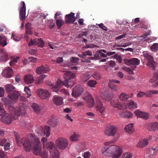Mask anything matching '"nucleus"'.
Returning a JSON list of instances; mask_svg holds the SVG:
<instances>
[{
    "mask_svg": "<svg viewBox=\"0 0 158 158\" xmlns=\"http://www.w3.org/2000/svg\"><path fill=\"white\" fill-rule=\"evenodd\" d=\"M22 144L27 152L33 148V153L35 155L39 154L41 150V143L38 137L33 134H29L26 137L21 139Z\"/></svg>",
    "mask_w": 158,
    "mask_h": 158,
    "instance_id": "1",
    "label": "nucleus"
},
{
    "mask_svg": "<svg viewBox=\"0 0 158 158\" xmlns=\"http://www.w3.org/2000/svg\"><path fill=\"white\" fill-rule=\"evenodd\" d=\"M75 76V75L73 73L67 71L64 73V80L63 82L60 80H58L55 85L54 84H51L49 85V86H50V88L55 92H58L62 85L67 88L70 87L71 88L72 85L69 83H70V82L72 81L71 80L73 79Z\"/></svg>",
    "mask_w": 158,
    "mask_h": 158,
    "instance_id": "2",
    "label": "nucleus"
},
{
    "mask_svg": "<svg viewBox=\"0 0 158 158\" xmlns=\"http://www.w3.org/2000/svg\"><path fill=\"white\" fill-rule=\"evenodd\" d=\"M1 100L3 102L8 106V109L15 120L17 119L18 117L25 114V108L23 103H20L19 106H16L13 104L8 105L9 101L7 98H2Z\"/></svg>",
    "mask_w": 158,
    "mask_h": 158,
    "instance_id": "3",
    "label": "nucleus"
},
{
    "mask_svg": "<svg viewBox=\"0 0 158 158\" xmlns=\"http://www.w3.org/2000/svg\"><path fill=\"white\" fill-rule=\"evenodd\" d=\"M107 143H105V145L102 150V153L104 156H112L114 158H118L121 155L122 151L119 147L115 145L108 146L106 145Z\"/></svg>",
    "mask_w": 158,
    "mask_h": 158,
    "instance_id": "4",
    "label": "nucleus"
},
{
    "mask_svg": "<svg viewBox=\"0 0 158 158\" xmlns=\"http://www.w3.org/2000/svg\"><path fill=\"white\" fill-rule=\"evenodd\" d=\"M56 144L58 147L61 150H63L66 148L68 145V141L63 138H59L56 141Z\"/></svg>",
    "mask_w": 158,
    "mask_h": 158,
    "instance_id": "5",
    "label": "nucleus"
},
{
    "mask_svg": "<svg viewBox=\"0 0 158 158\" xmlns=\"http://www.w3.org/2000/svg\"><path fill=\"white\" fill-rule=\"evenodd\" d=\"M117 131V128L115 126L110 125L105 128L104 132L106 136H114Z\"/></svg>",
    "mask_w": 158,
    "mask_h": 158,
    "instance_id": "6",
    "label": "nucleus"
},
{
    "mask_svg": "<svg viewBox=\"0 0 158 158\" xmlns=\"http://www.w3.org/2000/svg\"><path fill=\"white\" fill-rule=\"evenodd\" d=\"M19 18L21 21L24 20L26 19V6L24 1L21 2L19 8Z\"/></svg>",
    "mask_w": 158,
    "mask_h": 158,
    "instance_id": "7",
    "label": "nucleus"
},
{
    "mask_svg": "<svg viewBox=\"0 0 158 158\" xmlns=\"http://www.w3.org/2000/svg\"><path fill=\"white\" fill-rule=\"evenodd\" d=\"M39 129L36 130L37 133L38 134L42 136L46 134L47 136H49L50 135V127L48 126H45L43 128L41 126H39Z\"/></svg>",
    "mask_w": 158,
    "mask_h": 158,
    "instance_id": "8",
    "label": "nucleus"
},
{
    "mask_svg": "<svg viewBox=\"0 0 158 158\" xmlns=\"http://www.w3.org/2000/svg\"><path fill=\"white\" fill-rule=\"evenodd\" d=\"M37 92L39 97L43 99H47L50 95L48 90L44 89H39L37 90Z\"/></svg>",
    "mask_w": 158,
    "mask_h": 158,
    "instance_id": "9",
    "label": "nucleus"
},
{
    "mask_svg": "<svg viewBox=\"0 0 158 158\" xmlns=\"http://www.w3.org/2000/svg\"><path fill=\"white\" fill-rule=\"evenodd\" d=\"M144 56L148 60V64L151 67L152 69H155V68L156 66V64L155 62L153 60V58L152 56L149 54L147 53H145L143 54Z\"/></svg>",
    "mask_w": 158,
    "mask_h": 158,
    "instance_id": "10",
    "label": "nucleus"
},
{
    "mask_svg": "<svg viewBox=\"0 0 158 158\" xmlns=\"http://www.w3.org/2000/svg\"><path fill=\"white\" fill-rule=\"evenodd\" d=\"M140 61L137 58H133L130 59H124L123 60V62L128 65H137L139 63Z\"/></svg>",
    "mask_w": 158,
    "mask_h": 158,
    "instance_id": "11",
    "label": "nucleus"
},
{
    "mask_svg": "<svg viewBox=\"0 0 158 158\" xmlns=\"http://www.w3.org/2000/svg\"><path fill=\"white\" fill-rule=\"evenodd\" d=\"M158 152V148H151L147 151L146 153L145 154V156L148 158H152L153 157L154 154Z\"/></svg>",
    "mask_w": 158,
    "mask_h": 158,
    "instance_id": "12",
    "label": "nucleus"
},
{
    "mask_svg": "<svg viewBox=\"0 0 158 158\" xmlns=\"http://www.w3.org/2000/svg\"><path fill=\"white\" fill-rule=\"evenodd\" d=\"M83 92V88L78 85L73 88L72 95L73 97H77L79 96Z\"/></svg>",
    "mask_w": 158,
    "mask_h": 158,
    "instance_id": "13",
    "label": "nucleus"
},
{
    "mask_svg": "<svg viewBox=\"0 0 158 158\" xmlns=\"http://www.w3.org/2000/svg\"><path fill=\"white\" fill-rule=\"evenodd\" d=\"M1 118V120L2 122L7 124H10L12 122V118L11 116L9 114L5 113L3 114Z\"/></svg>",
    "mask_w": 158,
    "mask_h": 158,
    "instance_id": "14",
    "label": "nucleus"
},
{
    "mask_svg": "<svg viewBox=\"0 0 158 158\" xmlns=\"http://www.w3.org/2000/svg\"><path fill=\"white\" fill-rule=\"evenodd\" d=\"M74 13L71 12L70 14L66 15L65 21L66 24L73 23L76 20Z\"/></svg>",
    "mask_w": 158,
    "mask_h": 158,
    "instance_id": "15",
    "label": "nucleus"
},
{
    "mask_svg": "<svg viewBox=\"0 0 158 158\" xmlns=\"http://www.w3.org/2000/svg\"><path fill=\"white\" fill-rule=\"evenodd\" d=\"M84 99L87 102L89 107L90 108L93 107L94 104V102L91 94H88L86 97L84 98Z\"/></svg>",
    "mask_w": 158,
    "mask_h": 158,
    "instance_id": "16",
    "label": "nucleus"
},
{
    "mask_svg": "<svg viewBox=\"0 0 158 158\" xmlns=\"http://www.w3.org/2000/svg\"><path fill=\"white\" fill-rule=\"evenodd\" d=\"M97 104V111L98 113H100V114L103 115L104 114L105 108L103 106L101 100L100 99H97L96 101Z\"/></svg>",
    "mask_w": 158,
    "mask_h": 158,
    "instance_id": "17",
    "label": "nucleus"
},
{
    "mask_svg": "<svg viewBox=\"0 0 158 158\" xmlns=\"http://www.w3.org/2000/svg\"><path fill=\"white\" fill-rule=\"evenodd\" d=\"M110 104L112 106L117 108L118 110H121L123 109L122 103L118 100H113L110 102Z\"/></svg>",
    "mask_w": 158,
    "mask_h": 158,
    "instance_id": "18",
    "label": "nucleus"
},
{
    "mask_svg": "<svg viewBox=\"0 0 158 158\" xmlns=\"http://www.w3.org/2000/svg\"><path fill=\"white\" fill-rule=\"evenodd\" d=\"M49 71V68L48 67L43 65L37 67L36 69V73L38 74L46 73Z\"/></svg>",
    "mask_w": 158,
    "mask_h": 158,
    "instance_id": "19",
    "label": "nucleus"
},
{
    "mask_svg": "<svg viewBox=\"0 0 158 158\" xmlns=\"http://www.w3.org/2000/svg\"><path fill=\"white\" fill-rule=\"evenodd\" d=\"M47 140V139L45 138H42L41 139L42 142L44 145V149H51L54 145V143L51 142L46 143Z\"/></svg>",
    "mask_w": 158,
    "mask_h": 158,
    "instance_id": "20",
    "label": "nucleus"
},
{
    "mask_svg": "<svg viewBox=\"0 0 158 158\" xmlns=\"http://www.w3.org/2000/svg\"><path fill=\"white\" fill-rule=\"evenodd\" d=\"M59 121L54 115H51L49 118L48 124L51 127H55L57 126Z\"/></svg>",
    "mask_w": 158,
    "mask_h": 158,
    "instance_id": "21",
    "label": "nucleus"
},
{
    "mask_svg": "<svg viewBox=\"0 0 158 158\" xmlns=\"http://www.w3.org/2000/svg\"><path fill=\"white\" fill-rule=\"evenodd\" d=\"M50 153V155L52 158H58L59 152L58 150L55 148V145L51 149H48Z\"/></svg>",
    "mask_w": 158,
    "mask_h": 158,
    "instance_id": "22",
    "label": "nucleus"
},
{
    "mask_svg": "<svg viewBox=\"0 0 158 158\" xmlns=\"http://www.w3.org/2000/svg\"><path fill=\"white\" fill-rule=\"evenodd\" d=\"M20 94L17 90H14L12 93L8 94L9 98L12 100H18Z\"/></svg>",
    "mask_w": 158,
    "mask_h": 158,
    "instance_id": "23",
    "label": "nucleus"
},
{
    "mask_svg": "<svg viewBox=\"0 0 158 158\" xmlns=\"http://www.w3.org/2000/svg\"><path fill=\"white\" fill-rule=\"evenodd\" d=\"M4 77L9 78L12 76V70L10 67H8L4 70L2 73Z\"/></svg>",
    "mask_w": 158,
    "mask_h": 158,
    "instance_id": "24",
    "label": "nucleus"
},
{
    "mask_svg": "<svg viewBox=\"0 0 158 158\" xmlns=\"http://www.w3.org/2000/svg\"><path fill=\"white\" fill-rule=\"evenodd\" d=\"M133 96V94H127L125 93H122L119 96L120 100L123 102L127 101L128 98L131 97Z\"/></svg>",
    "mask_w": 158,
    "mask_h": 158,
    "instance_id": "25",
    "label": "nucleus"
},
{
    "mask_svg": "<svg viewBox=\"0 0 158 158\" xmlns=\"http://www.w3.org/2000/svg\"><path fill=\"white\" fill-rule=\"evenodd\" d=\"M147 128L151 131H155L158 129V123L156 122L148 124Z\"/></svg>",
    "mask_w": 158,
    "mask_h": 158,
    "instance_id": "26",
    "label": "nucleus"
},
{
    "mask_svg": "<svg viewBox=\"0 0 158 158\" xmlns=\"http://www.w3.org/2000/svg\"><path fill=\"white\" fill-rule=\"evenodd\" d=\"M53 99L54 103L56 105H61L63 103L62 98L58 96H54Z\"/></svg>",
    "mask_w": 158,
    "mask_h": 158,
    "instance_id": "27",
    "label": "nucleus"
},
{
    "mask_svg": "<svg viewBox=\"0 0 158 158\" xmlns=\"http://www.w3.org/2000/svg\"><path fill=\"white\" fill-rule=\"evenodd\" d=\"M148 143V139H144L139 141L137 143V146L139 148H143L145 147Z\"/></svg>",
    "mask_w": 158,
    "mask_h": 158,
    "instance_id": "28",
    "label": "nucleus"
},
{
    "mask_svg": "<svg viewBox=\"0 0 158 158\" xmlns=\"http://www.w3.org/2000/svg\"><path fill=\"white\" fill-rule=\"evenodd\" d=\"M113 96L111 94L106 93H102L101 95L102 98L107 101H110L112 99Z\"/></svg>",
    "mask_w": 158,
    "mask_h": 158,
    "instance_id": "29",
    "label": "nucleus"
},
{
    "mask_svg": "<svg viewBox=\"0 0 158 158\" xmlns=\"http://www.w3.org/2000/svg\"><path fill=\"white\" fill-rule=\"evenodd\" d=\"M7 59V55L2 50H0V62L6 61Z\"/></svg>",
    "mask_w": 158,
    "mask_h": 158,
    "instance_id": "30",
    "label": "nucleus"
},
{
    "mask_svg": "<svg viewBox=\"0 0 158 158\" xmlns=\"http://www.w3.org/2000/svg\"><path fill=\"white\" fill-rule=\"evenodd\" d=\"M133 123L129 124L125 127V130L126 131L129 133L131 134L134 131Z\"/></svg>",
    "mask_w": 158,
    "mask_h": 158,
    "instance_id": "31",
    "label": "nucleus"
},
{
    "mask_svg": "<svg viewBox=\"0 0 158 158\" xmlns=\"http://www.w3.org/2000/svg\"><path fill=\"white\" fill-rule=\"evenodd\" d=\"M24 80L25 82L27 83H31L34 81L33 77L31 75H27L24 77Z\"/></svg>",
    "mask_w": 158,
    "mask_h": 158,
    "instance_id": "32",
    "label": "nucleus"
},
{
    "mask_svg": "<svg viewBox=\"0 0 158 158\" xmlns=\"http://www.w3.org/2000/svg\"><path fill=\"white\" fill-rule=\"evenodd\" d=\"M12 37L15 41H19L20 40L22 37V35L20 34L13 32L12 34Z\"/></svg>",
    "mask_w": 158,
    "mask_h": 158,
    "instance_id": "33",
    "label": "nucleus"
},
{
    "mask_svg": "<svg viewBox=\"0 0 158 158\" xmlns=\"http://www.w3.org/2000/svg\"><path fill=\"white\" fill-rule=\"evenodd\" d=\"M127 105L130 109H134L137 108V104L132 100L129 101Z\"/></svg>",
    "mask_w": 158,
    "mask_h": 158,
    "instance_id": "34",
    "label": "nucleus"
},
{
    "mask_svg": "<svg viewBox=\"0 0 158 158\" xmlns=\"http://www.w3.org/2000/svg\"><path fill=\"white\" fill-rule=\"evenodd\" d=\"M5 86L6 91L8 93H10L14 90L15 89L14 87L10 84H7Z\"/></svg>",
    "mask_w": 158,
    "mask_h": 158,
    "instance_id": "35",
    "label": "nucleus"
},
{
    "mask_svg": "<svg viewBox=\"0 0 158 158\" xmlns=\"http://www.w3.org/2000/svg\"><path fill=\"white\" fill-rule=\"evenodd\" d=\"M25 29H26V32L27 34L29 35L32 34L31 29V24L29 23H27L25 26Z\"/></svg>",
    "mask_w": 158,
    "mask_h": 158,
    "instance_id": "36",
    "label": "nucleus"
},
{
    "mask_svg": "<svg viewBox=\"0 0 158 158\" xmlns=\"http://www.w3.org/2000/svg\"><path fill=\"white\" fill-rule=\"evenodd\" d=\"M91 76L88 73H86L82 75L81 80L84 82H85L88 81L90 77Z\"/></svg>",
    "mask_w": 158,
    "mask_h": 158,
    "instance_id": "37",
    "label": "nucleus"
},
{
    "mask_svg": "<svg viewBox=\"0 0 158 158\" xmlns=\"http://www.w3.org/2000/svg\"><path fill=\"white\" fill-rule=\"evenodd\" d=\"M120 115L123 118H129L132 117V114L128 111H125L122 113Z\"/></svg>",
    "mask_w": 158,
    "mask_h": 158,
    "instance_id": "38",
    "label": "nucleus"
},
{
    "mask_svg": "<svg viewBox=\"0 0 158 158\" xmlns=\"http://www.w3.org/2000/svg\"><path fill=\"white\" fill-rule=\"evenodd\" d=\"M32 107L34 111L37 113H39L40 112V108L37 104L33 103L32 105Z\"/></svg>",
    "mask_w": 158,
    "mask_h": 158,
    "instance_id": "39",
    "label": "nucleus"
},
{
    "mask_svg": "<svg viewBox=\"0 0 158 158\" xmlns=\"http://www.w3.org/2000/svg\"><path fill=\"white\" fill-rule=\"evenodd\" d=\"M158 94V91L156 90L148 91L146 94L147 97H151L152 95Z\"/></svg>",
    "mask_w": 158,
    "mask_h": 158,
    "instance_id": "40",
    "label": "nucleus"
},
{
    "mask_svg": "<svg viewBox=\"0 0 158 158\" xmlns=\"http://www.w3.org/2000/svg\"><path fill=\"white\" fill-rule=\"evenodd\" d=\"M7 44L6 39L5 37H3L0 36V45L4 47Z\"/></svg>",
    "mask_w": 158,
    "mask_h": 158,
    "instance_id": "41",
    "label": "nucleus"
},
{
    "mask_svg": "<svg viewBox=\"0 0 158 158\" xmlns=\"http://www.w3.org/2000/svg\"><path fill=\"white\" fill-rule=\"evenodd\" d=\"M36 45L40 47H43L44 46V43L41 39H36Z\"/></svg>",
    "mask_w": 158,
    "mask_h": 158,
    "instance_id": "42",
    "label": "nucleus"
},
{
    "mask_svg": "<svg viewBox=\"0 0 158 158\" xmlns=\"http://www.w3.org/2000/svg\"><path fill=\"white\" fill-rule=\"evenodd\" d=\"M109 87L115 91H117L118 90L117 89V86L111 80L108 83Z\"/></svg>",
    "mask_w": 158,
    "mask_h": 158,
    "instance_id": "43",
    "label": "nucleus"
},
{
    "mask_svg": "<svg viewBox=\"0 0 158 158\" xmlns=\"http://www.w3.org/2000/svg\"><path fill=\"white\" fill-rule=\"evenodd\" d=\"M42 150L41 146V150L40 153L37 155H39L41 156L42 158H48V152L45 151L43 152L42 153H41V152Z\"/></svg>",
    "mask_w": 158,
    "mask_h": 158,
    "instance_id": "44",
    "label": "nucleus"
},
{
    "mask_svg": "<svg viewBox=\"0 0 158 158\" xmlns=\"http://www.w3.org/2000/svg\"><path fill=\"white\" fill-rule=\"evenodd\" d=\"M56 23L58 27L60 28L63 25L64 22L63 20L59 19L56 20Z\"/></svg>",
    "mask_w": 158,
    "mask_h": 158,
    "instance_id": "45",
    "label": "nucleus"
},
{
    "mask_svg": "<svg viewBox=\"0 0 158 158\" xmlns=\"http://www.w3.org/2000/svg\"><path fill=\"white\" fill-rule=\"evenodd\" d=\"M87 85L90 87H94L97 84L96 81L94 80H90L87 82Z\"/></svg>",
    "mask_w": 158,
    "mask_h": 158,
    "instance_id": "46",
    "label": "nucleus"
},
{
    "mask_svg": "<svg viewBox=\"0 0 158 158\" xmlns=\"http://www.w3.org/2000/svg\"><path fill=\"white\" fill-rule=\"evenodd\" d=\"M80 135L78 134L74 133L70 137V139L72 141H77L80 137Z\"/></svg>",
    "mask_w": 158,
    "mask_h": 158,
    "instance_id": "47",
    "label": "nucleus"
},
{
    "mask_svg": "<svg viewBox=\"0 0 158 158\" xmlns=\"http://www.w3.org/2000/svg\"><path fill=\"white\" fill-rule=\"evenodd\" d=\"M132 155L130 152H126L124 153L122 156V158H132Z\"/></svg>",
    "mask_w": 158,
    "mask_h": 158,
    "instance_id": "48",
    "label": "nucleus"
},
{
    "mask_svg": "<svg viewBox=\"0 0 158 158\" xmlns=\"http://www.w3.org/2000/svg\"><path fill=\"white\" fill-rule=\"evenodd\" d=\"M93 78L97 80H99L101 77V75L100 73L98 72H95L92 75Z\"/></svg>",
    "mask_w": 158,
    "mask_h": 158,
    "instance_id": "49",
    "label": "nucleus"
},
{
    "mask_svg": "<svg viewBox=\"0 0 158 158\" xmlns=\"http://www.w3.org/2000/svg\"><path fill=\"white\" fill-rule=\"evenodd\" d=\"M123 69L127 72L129 74H134L133 70L129 67H123Z\"/></svg>",
    "mask_w": 158,
    "mask_h": 158,
    "instance_id": "50",
    "label": "nucleus"
},
{
    "mask_svg": "<svg viewBox=\"0 0 158 158\" xmlns=\"http://www.w3.org/2000/svg\"><path fill=\"white\" fill-rule=\"evenodd\" d=\"M24 90L27 95V98H28L31 96V94L30 89L27 86H26L25 87Z\"/></svg>",
    "mask_w": 158,
    "mask_h": 158,
    "instance_id": "51",
    "label": "nucleus"
},
{
    "mask_svg": "<svg viewBox=\"0 0 158 158\" xmlns=\"http://www.w3.org/2000/svg\"><path fill=\"white\" fill-rule=\"evenodd\" d=\"M158 79V74L156 73H155L152 78L150 80V82L151 83H153Z\"/></svg>",
    "mask_w": 158,
    "mask_h": 158,
    "instance_id": "52",
    "label": "nucleus"
},
{
    "mask_svg": "<svg viewBox=\"0 0 158 158\" xmlns=\"http://www.w3.org/2000/svg\"><path fill=\"white\" fill-rule=\"evenodd\" d=\"M15 136L16 142L18 145L19 146H21V139H20V136L19 135H15Z\"/></svg>",
    "mask_w": 158,
    "mask_h": 158,
    "instance_id": "53",
    "label": "nucleus"
},
{
    "mask_svg": "<svg viewBox=\"0 0 158 158\" xmlns=\"http://www.w3.org/2000/svg\"><path fill=\"white\" fill-rule=\"evenodd\" d=\"M151 50L154 52L157 51L158 49V43L154 44L151 47Z\"/></svg>",
    "mask_w": 158,
    "mask_h": 158,
    "instance_id": "54",
    "label": "nucleus"
},
{
    "mask_svg": "<svg viewBox=\"0 0 158 158\" xmlns=\"http://www.w3.org/2000/svg\"><path fill=\"white\" fill-rule=\"evenodd\" d=\"M46 75L45 74H43L42 75H40L39 76L38 79V81L36 82H37L36 84H38L41 82V81L43 80L44 78L46 77Z\"/></svg>",
    "mask_w": 158,
    "mask_h": 158,
    "instance_id": "55",
    "label": "nucleus"
},
{
    "mask_svg": "<svg viewBox=\"0 0 158 158\" xmlns=\"http://www.w3.org/2000/svg\"><path fill=\"white\" fill-rule=\"evenodd\" d=\"M6 113V111L3 108L2 104L0 102V116L3 114H4Z\"/></svg>",
    "mask_w": 158,
    "mask_h": 158,
    "instance_id": "56",
    "label": "nucleus"
},
{
    "mask_svg": "<svg viewBox=\"0 0 158 158\" xmlns=\"http://www.w3.org/2000/svg\"><path fill=\"white\" fill-rule=\"evenodd\" d=\"M93 56H94L96 60L100 59L101 58V57L100 56L99 50L97 51Z\"/></svg>",
    "mask_w": 158,
    "mask_h": 158,
    "instance_id": "57",
    "label": "nucleus"
},
{
    "mask_svg": "<svg viewBox=\"0 0 158 158\" xmlns=\"http://www.w3.org/2000/svg\"><path fill=\"white\" fill-rule=\"evenodd\" d=\"M96 25H98L100 28L105 31H106L108 30V28L103 23H101L98 24H97Z\"/></svg>",
    "mask_w": 158,
    "mask_h": 158,
    "instance_id": "58",
    "label": "nucleus"
},
{
    "mask_svg": "<svg viewBox=\"0 0 158 158\" xmlns=\"http://www.w3.org/2000/svg\"><path fill=\"white\" fill-rule=\"evenodd\" d=\"M88 34V32L83 31L79 34L78 35V38H81L83 36H86Z\"/></svg>",
    "mask_w": 158,
    "mask_h": 158,
    "instance_id": "59",
    "label": "nucleus"
},
{
    "mask_svg": "<svg viewBox=\"0 0 158 158\" xmlns=\"http://www.w3.org/2000/svg\"><path fill=\"white\" fill-rule=\"evenodd\" d=\"M141 115L142 116H141L140 117L143 118L145 119H147L148 118L149 114L148 113L142 112Z\"/></svg>",
    "mask_w": 158,
    "mask_h": 158,
    "instance_id": "60",
    "label": "nucleus"
},
{
    "mask_svg": "<svg viewBox=\"0 0 158 158\" xmlns=\"http://www.w3.org/2000/svg\"><path fill=\"white\" fill-rule=\"evenodd\" d=\"M146 93H145L144 92L140 91L137 94V97L138 98H141L144 95H145L146 96Z\"/></svg>",
    "mask_w": 158,
    "mask_h": 158,
    "instance_id": "61",
    "label": "nucleus"
},
{
    "mask_svg": "<svg viewBox=\"0 0 158 158\" xmlns=\"http://www.w3.org/2000/svg\"><path fill=\"white\" fill-rule=\"evenodd\" d=\"M142 112H143L140 111V110H137L135 111L134 112V113L136 115L139 117H140L141 116H142L141 115H142Z\"/></svg>",
    "mask_w": 158,
    "mask_h": 158,
    "instance_id": "62",
    "label": "nucleus"
},
{
    "mask_svg": "<svg viewBox=\"0 0 158 158\" xmlns=\"http://www.w3.org/2000/svg\"><path fill=\"white\" fill-rule=\"evenodd\" d=\"M79 60V59L75 57H73L71 58L70 61L71 62L73 63L77 62Z\"/></svg>",
    "mask_w": 158,
    "mask_h": 158,
    "instance_id": "63",
    "label": "nucleus"
},
{
    "mask_svg": "<svg viewBox=\"0 0 158 158\" xmlns=\"http://www.w3.org/2000/svg\"><path fill=\"white\" fill-rule=\"evenodd\" d=\"M4 149L5 150H7L10 148V143L9 142H6L4 145Z\"/></svg>",
    "mask_w": 158,
    "mask_h": 158,
    "instance_id": "64",
    "label": "nucleus"
}]
</instances>
